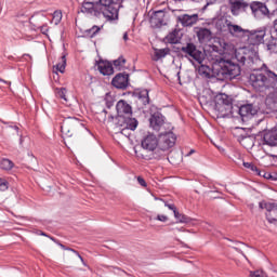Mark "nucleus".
I'll list each match as a JSON object with an SVG mask.
<instances>
[{
	"label": "nucleus",
	"instance_id": "a211bd4d",
	"mask_svg": "<svg viewBox=\"0 0 277 277\" xmlns=\"http://www.w3.org/2000/svg\"><path fill=\"white\" fill-rule=\"evenodd\" d=\"M116 109L118 113V116H132L133 115V107L130 106L129 103L124 100H120L117 102Z\"/></svg>",
	"mask_w": 277,
	"mask_h": 277
},
{
	"label": "nucleus",
	"instance_id": "4be33fe9",
	"mask_svg": "<svg viewBox=\"0 0 277 277\" xmlns=\"http://www.w3.org/2000/svg\"><path fill=\"white\" fill-rule=\"evenodd\" d=\"M97 69L104 76H109L114 72V66L107 61L97 62Z\"/></svg>",
	"mask_w": 277,
	"mask_h": 277
},
{
	"label": "nucleus",
	"instance_id": "c85d7f7f",
	"mask_svg": "<svg viewBox=\"0 0 277 277\" xmlns=\"http://www.w3.org/2000/svg\"><path fill=\"white\" fill-rule=\"evenodd\" d=\"M240 144L245 148H252V146H254V137L253 136H243L240 140Z\"/></svg>",
	"mask_w": 277,
	"mask_h": 277
},
{
	"label": "nucleus",
	"instance_id": "4468645a",
	"mask_svg": "<svg viewBox=\"0 0 277 277\" xmlns=\"http://www.w3.org/2000/svg\"><path fill=\"white\" fill-rule=\"evenodd\" d=\"M199 21L198 13L195 14H182L177 16V22L182 25V27H194L196 23Z\"/></svg>",
	"mask_w": 277,
	"mask_h": 277
},
{
	"label": "nucleus",
	"instance_id": "20e7f679",
	"mask_svg": "<svg viewBox=\"0 0 277 277\" xmlns=\"http://www.w3.org/2000/svg\"><path fill=\"white\" fill-rule=\"evenodd\" d=\"M81 131H85V127L78 118L67 117L63 119L61 123V133L63 137H72L77 135V133H81Z\"/></svg>",
	"mask_w": 277,
	"mask_h": 277
},
{
	"label": "nucleus",
	"instance_id": "5701e85b",
	"mask_svg": "<svg viewBox=\"0 0 277 277\" xmlns=\"http://www.w3.org/2000/svg\"><path fill=\"white\" fill-rule=\"evenodd\" d=\"M197 38L200 44H205V42H209L212 38L211 30L208 28H199L197 30Z\"/></svg>",
	"mask_w": 277,
	"mask_h": 277
},
{
	"label": "nucleus",
	"instance_id": "8fccbe9b",
	"mask_svg": "<svg viewBox=\"0 0 277 277\" xmlns=\"http://www.w3.org/2000/svg\"><path fill=\"white\" fill-rule=\"evenodd\" d=\"M52 241H54L55 243H57L63 250H66L67 247L64 246L63 243H61L60 241H57L55 238L51 237Z\"/></svg>",
	"mask_w": 277,
	"mask_h": 277
},
{
	"label": "nucleus",
	"instance_id": "412c9836",
	"mask_svg": "<svg viewBox=\"0 0 277 277\" xmlns=\"http://www.w3.org/2000/svg\"><path fill=\"white\" fill-rule=\"evenodd\" d=\"M166 18V12L163 11H156L150 19H149V23L151 25V27H161V25H163V21Z\"/></svg>",
	"mask_w": 277,
	"mask_h": 277
},
{
	"label": "nucleus",
	"instance_id": "c756f323",
	"mask_svg": "<svg viewBox=\"0 0 277 277\" xmlns=\"http://www.w3.org/2000/svg\"><path fill=\"white\" fill-rule=\"evenodd\" d=\"M55 68L58 72H64L66 70V55H62L58 60V63L55 65Z\"/></svg>",
	"mask_w": 277,
	"mask_h": 277
},
{
	"label": "nucleus",
	"instance_id": "72a5a7b5",
	"mask_svg": "<svg viewBox=\"0 0 277 277\" xmlns=\"http://www.w3.org/2000/svg\"><path fill=\"white\" fill-rule=\"evenodd\" d=\"M234 250L242 254V256L248 261V256H246V254L243 253V250H248V247L243 242H236Z\"/></svg>",
	"mask_w": 277,
	"mask_h": 277
},
{
	"label": "nucleus",
	"instance_id": "cd10ccee",
	"mask_svg": "<svg viewBox=\"0 0 277 277\" xmlns=\"http://www.w3.org/2000/svg\"><path fill=\"white\" fill-rule=\"evenodd\" d=\"M199 65H200L198 68L199 75H201L202 77H207V79H209L211 77V67L202 63Z\"/></svg>",
	"mask_w": 277,
	"mask_h": 277
},
{
	"label": "nucleus",
	"instance_id": "4d7b16f0",
	"mask_svg": "<svg viewBox=\"0 0 277 277\" xmlns=\"http://www.w3.org/2000/svg\"><path fill=\"white\" fill-rule=\"evenodd\" d=\"M195 150L192 149L188 154H187V157H189V155H194Z\"/></svg>",
	"mask_w": 277,
	"mask_h": 277
},
{
	"label": "nucleus",
	"instance_id": "3c124183",
	"mask_svg": "<svg viewBox=\"0 0 277 277\" xmlns=\"http://www.w3.org/2000/svg\"><path fill=\"white\" fill-rule=\"evenodd\" d=\"M222 62V57L217 56L213 62L212 64H220Z\"/></svg>",
	"mask_w": 277,
	"mask_h": 277
},
{
	"label": "nucleus",
	"instance_id": "c9c22d12",
	"mask_svg": "<svg viewBox=\"0 0 277 277\" xmlns=\"http://www.w3.org/2000/svg\"><path fill=\"white\" fill-rule=\"evenodd\" d=\"M67 92L66 88L56 89L57 98H62V101L68 103V98L66 97Z\"/></svg>",
	"mask_w": 277,
	"mask_h": 277
},
{
	"label": "nucleus",
	"instance_id": "2eb2a0df",
	"mask_svg": "<svg viewBox=\"0 0 277 277\" xmlns=\"http://www.w3.org/2000/svg\"><path fill=\"white\" fill-rule=\"evenodd\" d=\"M111 84L117 90H127L129 87V75L128 74H117L116 77L113 78Z\"/></svg>",
	"mask_w": 277,
	"mask_h": 277
},
{
	"label": "nucleus",
	"instance_id": "aec40b11",
	"mask_svg": "<svg viewBox=\"0 0 277 277\" xmlns=\"http://www.w3.org/2000/svg\"><path fill=\"white\" fill-rule=\"evenodd\" d=\"M263 144L266 146H277V130H271L263 134Z\"/></svg>",
	"mask_w": 277,
	"mask_h": 277
},
{
	"label": "nucleus",
	"instance_id": "0e129e2a",
	"mask_svg": "<svg viewBox=\"0 0 277 277\" xmlns=\"http://www.w3.org/2000/svg\"><path fill=\"white\" fill-rule=\"evenodd\" d=\"M160 201L166 202V201H163V199H160Z\"/></svg>",
	"mask_w": 277,
	"mask_h": 277
},
{
	"label": "nucleus",
	"instance_id": "6e6552de",
	"mask_svg": "<svg viewBox=\"0 0 277 277\" xmlns=\"http://www.w3.org/2000/svg\"><path fill=\"white\" fill-rule=\"evenodd\" d=\"M181 51L182 53H185V55H188V57H192L197 64H202V62H205V52L198 50L194 43H187L182 47Z\"/></svg>",
	"mask_w": 277,
	"mask_h": 277
},
{
	"label": "nucleus",
	"instance_id": "13d9d810",
	"mask_svg": "<svg viewBox=\"0 0 277 277\" xmlns=\"http://www.w3.org/2000/svg\"><path fill=\"white\" fill-rule=\"evenodd\" d=\"M0 81H2V83H5V80H3V79H0Z\"/></svg>",
	"mask_w": 277,
	"mask_h": 277
},
{
	"label": "nucleus",
	"instance_id": "bf43d9fd",
	"mask_svg": "<svg viewBox=\"0 0 277 277\" xmlns=\"http://www.w3.org/2000/svg\"><path fill=\"white\" fill-rule=\"evenodd\" d=\"M41 235H42L43 237H47V235H45L44 233H41Z\"/></svg>",
	"mask_w": 277,
	"mask_h": 277
},
{
	"label": "nucleus",
	"instance_id": "ddd939ff",
	"mask_svg": "<svg viewBox=\"0 0 277 277\" xmlns=\"http://www.w3.org/2000/svg\"><path fill=\"white\" fill-rule=\"evenodd\" d=\"M221 72L222 75H225V77H228V79H235V77L241 75V67L234 63H227L222 67Z\"/></svg>",
	"mask_w": 277,
	"mask_h": 277
},
{
	"label": "nucleus",
	"instance_id": "6e6d98bb",
	"mask_svg": "<svg viewBox=\"0 0 277 277\" xmlns=\"http://www.w3.org/2000/svg\"><path fill=\"white\" fill-rule=\"evenodd\" d=\"M11 129H14V131H16V133H18V127L14 126V127H11Z\"/></svg>",
	"mask_w": 277,
	"mask_h": 277
},
{
	"label": "nucleus",
	"instance_id": "f8f14e48",
	"mask_svg": "<svg viewBox=\"0 0 277 277\" xmlns=\"http://www.w3.org/2000/svg\"><path fill=\"white\" fill-rule=\"evenodd\" d=\"M118 127H122L121 133L124 131H135L137 129V120L135 118H124V116L118 117Z\"/></svg>",
	"mask_w": 277,
	"mask_h": 277
},
{
	"label": "nucleus",
	"instance_id": "f257e3e1",
	"mask_svg": "<svg viewBox=\"0 0 277 277\" xmlns=\"http://www.w3.org/2000/svg\"><path fill=\"white\" fill-rule=\"evenodd\" d=\"M120 8H122V0H100L98 2L83 1L80 12L87 16L95 17L103 14L107 21H117Z\"/></svg>",
	"mask_w": 277,
	"mask_h": 277
},
{
	"label": "nucleus",
	"instance_id": "7c9ffc66",
	"mask_svg": "<svg viewBox=\"0 0 277 277\" xmlns=\"http://www.w3.org/2000/svg\"><path fill=\"white\" fill-rule=\"evenodd\" d=\"M174 217L180 222L181 224H189L192 222V219L185 214H181L179 211L174 213Z\"/></svg>",
	"mask_w": 277,
	"mask_h": 277
},
{
	"label": "nucleus",
	"instance_id": "7ed1b4c3",
	"mask_svg": "<svg viewBox=\"0 0 277 277\" xmlns=\"http://www.w3.org/2000/svg\"><path fill=\"white\" fill-rule=\"evenodd\" d=\"M230 15H222L214 21V27L219 34H229L234 38H239L243 28L237 24H233Z\"/></svg>",
	"mask_w": 277,
	"mask_h": 277
},
{
	"label": "nucleus",
	"instance_id": "473e14b6",
	"mask_svg": "<svg viewBox=\"0 0 277 277\" xmlns=\"http://www.w3.org/2000/svg\"><path fill=\"white\" fill-rule=\"evenodd\" d=\"M138 98L142 101L143 105H148L150 103V97L148 96V90H143L138 93Z\"/></svg>",
	"mask_w": 277,
	"mask_h": 277
},
{
	"label": "nucleus",
	"instance_id": "b1692460",
	"mask_svg": "<svg viewBox=\"0 0 277 277\" xmlns=\"http://www.w3.org/2000/svg\"><path fill=\"white\" fill-rule=\"evenodd\" d=\"M168 42L170 44H179L181 42V29H174L167 36Z\"/></svg>",
	"mask_w": 277,
	"mask_h": 277
},
{
	"label": "nucleus",
	"instance_id": "1a4fd4ad",
	"mask_svg": "<svg viewBox=\"0 0 277 277\" xmlns=\"http://www.w3.org/2000/svg\"><path fill=\"white\" fill-rule=\"evenodd\" d=\"M232 16H240L250 10V4L246 0H228Z\"/></svg>",
	"mask_w": 277,
	"mask_h": 277
},
{
	"label": "nucleus",
	"instance_id": "f3484780",
	"mask_svg": "<svg viewBox=\"0 0 277 277\" xmlns=\"http://www.w3.org/2000/svg\"><path fill=\"white\" fill-rule=\"evenodd\" d=\"M249 8L254 16H267L269 14V9L263 2H252L249 4Z\"/></svg>",
	"mask_w": 277,
	"mask_h": 277
},
{
	"label": "nucleus",
	"instance_id": "6ab92c4d",
	"mask_svg": "<svg viewBox=\"0 0 277 277\" xmlns=\"http://www.w3.org/2000/svg\"><path fill=\"white\" fill-rule=\"evenodd\" d=\"M259 109L254 107L252 104L242 105L239 108V115L241 118H252V116H256Z\"/></svg>",
	"mask_w": 277,
	"mask_h": 277
},
{
	"label": "nucleus",
	"instance_id": "79ce46f5",
	"mask_svg": "<svg viewBox=\"0 0 277 277\" xmlns=\"http://www.w3.org/2000/svg\"><path fill=\"white\" fill-rule=\"evenodd\" d=\"M235 57L237 60V62H239L240 64H246V55L235 51Z\"/></svg>",
	"mask_w": 277,
	"mask_h": 277
},
{
	"label": "nucleus",
	"instance_id": "393cba45",
	"mask_svg": "<svg viewBox=\"0 0 277 277\" xmlns=\"http://www.w3.org/2000/svg\"><path fill=\"white\" fill-rule=\"evenodd\" d=\"M222 53L223 55H234L235 54V45L229 42H221Z\"/></svg>",
	"mask_w": 277,
	"mask_h": 277
},
{
	"label": "nucleus",
	"instance_id": "f704fd0d",
	"mask_svg": "<svg viewBox=\"0 0 277 277\" xmlns=\"http://www.w3.org/2000/svg\"><path fill=\"white\" fill-rule=\"evenodd\" d=\"M243 167L247 168L248 170H251V172H255V174H258V176H263V174L261 173L259 168H256V166H254V163L243 162Z\"/></svg>",
	"mask_w": 277,
	"mask_h": 277
},
{
	"label": "nucleus",
	"instance_id": "864d4df0",
	"mask_svg": "<svg viewBox=\"0 0 277 277\" xmlns=\"http://www.w3.org/2000/svg\"><path fill=\"white\" fill-rule=\"evenodd\" d=\"M263 176H264V179H272V174H269V173H264Z\"/></svg>",
	"mask_w": 277,
	"mask_h": 277
},
{
	"label": "nucleus",
	"instance_id": "2f4dec72",
	"mask_svg": "<svg viewBox=\"0 0 277 277\" xmlns=\"http://www.w3.org/2000/svg\"><path fill=\"white\" fill-rule=\"evenodd\" d=\"M170 53V49L166 48V49H155V57L156 60H161L163 57H166V55H168Z\"/></svg>",
	"mask_w": 277,
	"mask_h": 277
},
{
	"label": "nucleus",
	"instance_id": "f03ea898",
	"mask_svg": "<svg viewBox=\"0 0 277 277\" xmlns=\"http://www.w3.org/2000/svg\"><path fill=\"white\" fill-rule=\"evenodd\" d=\"M249 83L256 92L274 90L277 94V75L271 69L256 70L249 76Z\"/></svg>",
	"mask_w": 277,
	"mask_h": 277
},
{
	"label": "nucleus",
	"instance_id": "603ef678",
	"mask_svg": "<svg viewBox=\"0 0 277 277\" xmlns=\"http://www.w3.org/2000/svg\"><path fill=\"white\" fill-rule=\"evenodd\" d=\"M123 40H124V42H127V40H129V34L128 32L123 34Z\"/></svg>",
	"mask_w": 277,
	"mask_h": 277
},
{
	"label": "nucleus",
	"instance_id": "9b49d317",
	"mask_svg": "<svg viewBox=\"0 0 277 277\" xmlns=\"http://www.w3.org/2000/svg\"><path fill=\"white\" fill-rule=\"evenodd\" d=\"M141 145L145 150L155 153V150H157V146H159V138H157V135L149 133L143 138Z\"/></svg>",
	"mask_w": 277,
	"mask_h": 277
},
{
	"label": "nucleus",
	"instance_id": "e433bc0d",
	"mask_svg": "<svg viewBox=\"0 0 277 277\" xmlns=\"http://www.w3.org/2000/svg\"><path fill=\"white\" fill-rule=\"evenodd\" d=\"M52 23H54V25H60V23H62V11H54Z\"/></svg>",
	"mask_w": 277,
	"mask_h": 277
},
{
	"label": "nucleus",
	"instance_id": "0eeeda50",
	"mask_svg": "<svg viewBox=\"0 0 277 277\" xmlns=\"http://www.w3.org/2000/svg\"><path fill=\"white\" fill-rule=\"evenodd\" d=\"M240 36H245L246 38H248L247 40L249 44L256 47L261 44L265 39V36H267V29L265 27L253 30L242 28Z\"/></svg>",
	"mask_w": 277,
	"mask_h": 277
},
{
	"label": "nucleus",
	"instance_id": "680f3d73",
	"mask_svg": "<svg viewBox=\"0 0 277 277\" xmlns=\"http://www.w3.org/2000/svg\"><path fill=\"white\" fill-rule=\"evenodd\" d=\"M160 201L166 202V201H163V199H160Z\"/></svg>",
	"mask_w": 277,
	"mask_h": 277
},
{
	"label": "nucleus",
	"instance_id": "a19ab883",
	"mask_svg": "<svg viewBox=\"0 0 277 277\" xmlns=\"http://www.w3.org/2000/svg\"><path fill=\"white\" fill-rule=\"evenodd\" d=\"M9 185L8 180L0 179V192H8Z\"/></svg>",
	"mask_w": 277,
	"mask_h": 277
},
{
	"label": "nucleus",
	"instance_id": "09e8293b",
	"mask_svg": "<svg viewBox=\"0 0 277 277\" xmlns=\"http://www.w3.org/2000/svg\"><path fill=\"white\" fill-rule=\"evenodd\" d=\"M137 182L140 183V185L142 187H146V181L142 177V176H138L137 177Z\"/></svg>",
	"mask_w": 277,
	"mask_h": 277
},
{
	"label": "nucleus",
	"instance_id": "39448f33",
	"mask_svg": "<svg viewBox=\"0 0 277 277\" xmlns=\"http://www.w3.org/2000/svg\"><path fill=\"white\" fill-rule=\"evenodd\" d=\"M176 144V134L167 132L160 135L158 141L159 149L153 154V159H161L166 155V150H170Z\"/></svg>",
	"mask_w": 277,
	"mask_h": 277
},
{
	"label": "nucleus",
	"instance_id": "58836bf2",
	"mask_svg": "<svg viewBox=\"0 0 277 277\" xmlns=\"http://www.w3.org/2000/svg\"><path fill=\"white\" fill-rule=\"evenodd\" d=\"M98 31H101V27L93 26L92 28L85 30V34H87V36H89V38H94V36H96V34H98Z\"/></svg>",
	"mask_w": 277,
	"mask_h": 277
},
{
	"label": "nucleus",
	"instance_id": "052dcab7",
	"mask_svg": "<svg viewBox=\"0 0 277 277\" xmlns=\"http://www.w3.org/2000/svg\"><path fill=\"white\" fill-rule=\"evenodd\" d=\"M122 135H127V131H124V133H122Z\"/></svg>",
	"mask_w": 277,
	"mask_h": 277
},
{
	"label": "nucleus",
	"instance_id": "ea45409f",
	"mask_svg": "<svg viewBox=\"0 0 277 277\" xmlns=\"http://www.w3.org/2000/svg\"><path fill=\"white\" fill-rule=\"evenodd\" d=\"M249 277H267V273H265V271L262 269L251 271L249 273Z\"/></svg>",
	"mask_w": 277,
	"mask_h": 277
},
{
	"label": "nucleus",
	"instance_id": "a18cd8bd",
	"mask_svg": "<svg viewBox=\"0 0 277 277\" xmlns=\"http://www.w3.org/2000/svg\"><path fill=\"white\" fill-rule=\"evenodd\" d=\"M164 207H168V209H170V211H173L174 214L177 212L176 206H174V203L164 202Z\"/></svg>",
	"mask_w": 277,
	"mask_h": 277
},
{
	"label": "nucleus",
	"instance_id": "de8ad7c7",
	"mask_svg": "<svg viewBox=\"0 0 277 277\" xmlns=\"http://www.w3.org/2000/svg\"><path fill=\"white\" fill-rule=\"evenodd\" d=\"M156 220H158L159 222H168V216L163 214H158Z\"/></svg>",
	"mask_w": 277,
	"mask_h": 277
},
{
	"label": "nucleus",
	"instance_id": "dca6fc26",
	"mask_svg": "<svg viewBox=\"0 0 277 277\" xmlns=\"http://www.w3.org/2000/svg\"><path fill=\"white\" fill-rule=\"evenodd\" d=\"M163 124H166V117L160 113H155L149 118V126L154 131H161V127H163Z\"/></svg>",
	"mask_w": 277,
	"mask_h": 277
},
{
	"label": "nucleus",
	"instance_id": "e2e57ef3",
	"mask_svg": "<svg viewBox=\"0 0 277 277\" xmlns=\"http://www.w3.org/2000/svg\"><path fill=\"white\" fill-rule=\"evenodd\" d=\"M160 201L166 202V201H163V199H160Z\"/></svg>",
	"mask_w": 277,
	"mask_h": 277
},
{
	"label": "nucleus",
	"instance_id": "49530a36",
	"mask_svg": "<svg viewBox=\"0 0 277 277\" xmlns=\"http://www.w3.org/2000/svg\"><path fill=\"white\" fill-rule=\"evenodd\" d=\"M40 31H41V34L47 36V34H49V25L44 24L43 26H41Z\"/></svg>",
	"mask_w": 277,
	"mask_h": 277
},
{
	"label": "nucleus",
	"instance_id": "423d86ee",
	"mask_svg": "<svg viewBox=\"0 0 277 277\" xmlns=\"http://www.w3.org/2000/svg\"><path fill=\"white\" fill-rule=\"evenodd\" d=\"M215 111L221 118H226L233 114V98L226 94H219L215 96Z\"/></svg>",
	"mask_w": 277,
	"mask_h": 277
},
{
	"label": "nucleus",
	"instance_id": "37998d69",
	"mask_svg": "<svg viewBox=\"0 0 277 277\" xmlns=\"http://www.w3.org/2000/svg\"><path fill=\"white\" fill-rule=\"evenodd\" d=\"M97 118H100V121H101V122H105V120H107V110L103 109V110L98 114Z\"/></svg>",
	"mask_w": 277,
	"mask_h": 277
},
{
	"label": "nucleus",
	"instance_id": "5fc2aeb1",
	"mask_svg": "<svg viewBox=\"0 0 277 277\" xmlns=\"http://www.w3.org/2000/svg\"><path fill=\"white\" fill-rule=\"evenodd\" d=\"M274 29H275V31H277V19H275V22H274Z\"/></svg>",
	"mask_w": 277,
	"mask_h": 277
},
{
	"label": "nucleus",
	"instance_id": "bb28decb",
	"mask_svg": "<svg viewBox=\"0 0 277 277\" xmlns=\"http://www.w3.org/2000/svg\"><path fill=\"white\" fill-rule=\"evenodd\" d=\"M0 168H1V170H4L5 172H10V170H12V168H14V162L8 158H3L0 161Z\"/></svg>",
	"mask_w": 277,
	"mask_h": 277
},
{
	"label": "nucleus",
	"instance_id": "4c0bfd02",
	"mask_svg": "<svg viewBox=\"0 0 277 277\" xmlns=\"http://www.w3.org/2000/svg\"><path fill=\"white\" fill-rule=\"evenodd\" d=\"M124 64H127V60L124 57H119L118 60L114 61L115 68L122 70L124 68Z\"/></svg>",
	"mask_w": 277,
	"mask_h": 277
},
{
	"label": "nucleus",
	"instance_id": "69168bd1",
	"mask_svg": "<svg viewBox=\"0 0 277 277\" xmlns=\"http://www.w3.org/2000/svg\"><path fill=\"white\" fill-rule=\"evenodd\" d=\"M174 1H179V0H174Z\"/></svg>",
	"mask_w": 277,
	"mask_h": 277
},
{
	"label": "nucleus",
	"instance_id": "9d476101",
	"mask_svg": "<svg viewBox=\"0 0 277 277\" xmlns=\"http://www.w3.org/2000/svg\"><path fill=\"white\" fill-rule=\"evenodd\" d=\"M260 209H265L266 220L269 224H277V205L272 202L261 201L259 203Z\"/></svg>",
	"mask_w": 277,
	"mask_h": 277
},
{
	"label": "nucleus",
	"instance_id": "c03bdc74",
	"mask_svg": "<svg viewBox=\"0 0 277 277\" xmlns=\"http://www.w3.org/2000/svg\"><path fill=\"white\" fill-rule=\"evenodd\" d=\"M69 252H74V254H77V256L80 259L81 263H83V265H85V261H83V256H81V254H79V251L72 249V248H68L67 249Z\"/></svg>",
	"mask_w": 277,
	"mask_h": 277
},
{
	"label": "nucleus",
	"instance_id": "a878e982",
	"mask_svg": "<svg viewBox=\"0 0 277 277\" xmlns=\"http://www.w3.org/2000/svg\"><path fill=\"white\" fill-rule=\"evenodd\" d=\"M266 49L269 53H277V38L271 36V39L266 42Z\"/></svg>",
	"mask_w": 277,
	"mask_h": 277
}]
</instances>
